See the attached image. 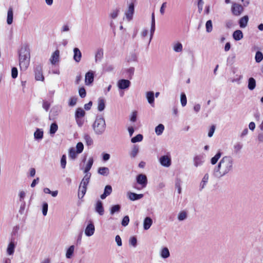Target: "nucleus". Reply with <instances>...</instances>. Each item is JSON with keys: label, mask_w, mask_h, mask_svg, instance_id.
Returning a JSON list of instances; mask_svg holds the SVG:
<instances>
[{"label": "nucleus", "mask_w": 263, "mask_h": 263, "mask_svg": "<svg viewBox=\"0 0 263 263\" xmlns=\"http://www.w3.org/2000/svg\"><path fill=\"white\" fill-rule=\"evenodd\" d=\"M256 87V81L253 78H250L248 80V88L252 90Z\"/></svg>", "instance_id": "nucleus-32"}, {"label": "nucleus", "mask_w": 263, "mask_h": 263, "mask_svg": "<svg viewBox=\"0 0 263 263\" xmlns=\"http://www.w3.org/2000/svg\"><path fill=\"white\" fill-rule=\"evenodd\" d=\"M85 115V111L81 108H78L77 109L75 112V118L78 125L79 127H81L84 121L82 118Z\"/></svg>", "instance_id": "nucleus-4"}, {"label": "nucleus", "mask_w": 263, "mask_h": 263, "mask_svg": "<svg viewBox=\"0 0 263 263\" xmlns=\"http://www.w3.org/2000/svg\"><path fill=\"white\" fill-rule=\"evenodd\" d=\"M34 72L35 79L36 81H43L44 80V77L43 75L42 67L41 65L36 66L34 69Z\"/></svg>", "instance_id": "nucleus-6"}, {"label": "nucleus", "mask_w": 263, "mask_h": 263, "mask_svg": "<svg viewBox=\"0 0 263 263\" xmlns=\"http://www.w3.org/2000/svg\"><path fill=\"white\" fill-rule=\"evenodd\" d=\"M139 152V147L137 145H134L130 152V155L132 158H135Z\"/></svg>", "instance_id": "nucleus-42"}, {"label": "nucleus", "mask_w": 263, "mask_h": 263, "mask_svg": "<svg viewBox=\"0 0 263 263\" xmlns=\"http://www.w3.org/2000/svg\"><path fill=\"white\" fill-rule=\"evenodd\" d=\"M135 6L134 3H131L128 8L127 10L125 12V15L127 20L130 21L132 20L134 13Z\"/></svg>", "instance_id": "nucleus-10"}, {"label": "nucleus", "mask_w": 263, "mask_h": 263, "mask_svg": "<svg viewBox=\"0 0 263 263\" xmlns=\"http://www.w3.org/2000/svg\"><path fill=\"white\" fill-rule=\"evenodd\" d=\"M11 76L12 78L15 79L17 76V69L16 67H13L11 69Z\"/></svg>", "instance_id": "nucleus-62"}, {"label": "nucleus", "mask_w": 263, "mask_h": 263, "mask_svg": "<svg viewBox=\"0 0 263 263\" xmlns=\"http://www.w3.org/2000/svg\"><path fill=\"white\" fill-rule=\"evenodd\" d=\"M58 126L56 123H53L51 124L50 127V134L51 135H54L58 130Z\"/></svg>", "instance_id": "nucleus-43"}, {"label": "nucleus", "mask_w": 263, "mask_h": 263, "mask_svg": "<svg viewBox=\"0 0 263 263\" xmlns=\"http://www.w3.org/2000/svg\"><path fill=\"white\" fill-rule=\"evenodd\" d=\"M34 139L37 140L42 139L43 137V131L42 129L37 128L34 133Z\"/></svg>", "instance_id": "nucleus-29"}, {"label": "nucleus", "mask_w": 263, "mask_h": 263, "mask_svg": "<svg viewBox=\"0 0 263 263\" xmlns=\"http://www.w3.org/2000/svg\"><path fill=\"white\" fill-rule=\"evenodd\" d=\"M180 102L182 106H185L187 103V100L186 95L184 93L182 92L180 96Z\"/></svg>", "instance_id": "nucleus-48"}, {"label": "nucleus", "mask_w": 263, "mask_h": 263, "mask_svg": "<svg viewBox=\"0 0 263 263\" xmlns=\"http://www.w3.org/2000/svg\"><path fill=\"white\" fill-rule=\"evenodd\" d=\"M146 97L148 102L153 106L154 103V93L153 91H148L146 93Z\"/></svg>", "instance_id": "nucleus-25"}, {"label": "nucleus", "mask_w": 263, "mask_h": 263, "mask_svg": "<svg viewBox=\"0 0 263 263\" xmlns=\"http://www.w3.org/2000/svg\"><path fill=\"white\" fill-rule=\"evenodd\" d=\"M30 60V49L26 46L22 47L18 52L19 65L21 70L25 71L28 68Z\"/></svg>", "instance_id": "nucleus-2"}, {"label": "nucleus", "mask_w": 263, "mask_h": 263, "mask_svg": "<svg viewBox=\"0 0 263 263\" xmlns=\"http://www.w3.org/2000/svg\"><path fill=\"white\" fill-rule=\"evenodd\" d=\"M160 164L164 166L168 167L171 165V158L167 155L161 156L159 159Z\"/></svg>", "instance_id": "nucleus-8"}, {"label": "nucleus", "mask_w": 263, "mask_h": 263, "mask_svg": "<svg viewBox=\"0 0 263 263\" xmlns=\"http://www.w3.org/2000/svg\"><path fill=\"white\" fill-rule=\"evenodd\" d=\"M77 153L73 147H71L69 149V156L72 159H74L77 158Z\"/></svg>", "instance_id": "nucleus-44"}, {"label": "nucleus", "mask_w": 263, "mask_h": 263, "mask_svg": "<svg viewBox=\"0 0 263 263\" xmlns=\"http://www.w3.org/2000/svg\"><path fill=\"white\" fill-rule=\"evenodd\" d=\"M82 58V53L78 48H74L73 49V60L77 62H80Z\"/></svg>", "instance_id": "nucleus-13"}, {"label": "nucleus", "mask_w": 263, "mask_h": 263, "mask_svg": "<svg viewBox=\"0 0 263 263\" xmlns=\"http://www.w3.org/2000/svg\"><path fill=\"white\" fill-rule=\"evenodd\" d=\"M119 12V10L118 9L113 10L110 14V16L113 19L116 18L118 15Z\"/></svg>", "instance_id": "nucleus-54"}, {"label": "nucleus", "mask_w": 263, "mask_h": 263, "mask_svg": "<svg viewBox=\"0 0 263 263\" xmlns=\"http://www.w3.org/2000/svg\"><path fill=\"white\" fill-rule=\"evenodd\" d=\"M249 21V17L248 15H245L242 17L239 21V24L240 28H245L248 24Z\"/></svg>", "instance_id": "nucleus-22"}, {"label": "nucleus", "mask_w": 263, "mask_h": 263, "mask_svg": "<svg viewBox=\"0 0 263 263\" xmlns=\"http://www.w3.org/2000/svg\"><path fill=\"white\" fill-rule=\"evenodd\" d=\"M90 176V173L86 174L82 180L81 181L80 186L87 188V186L89 182Z\"/></svg>", "instance_id": "nucleus-19"}, {"label": "nucleus", "mask_w": 263, "mask_h": 263, "mask_svg": "<svg viewBox=\"0 0 263 263\" xmlns=\"http://www.w3.org/2000/svg\"><path fill=\"white\" fill-rule=\"evenodd\" d=\"M137 240L135 237H132L129 239V244L135 247L137 246Z\"/></svg>", "instance_id": "nucleus-59"}, {"label": "nucleus", "mask_w": 263, "mask_h": 263, "mask_svg": "<svg viewBox=\"0 0 263 263\" xmlns=\"http://www.w3.org/2000/svg\"><path fill=\"white\" fill-rule=\"evenodd\" d=\"M13 9L12 7H10L8 10L7 12V23L8 25H11L13 22Z\"/></svg>", "instance_id": "nucleus-24"}, {"label": "nucleus", "mask_w": 263, "mask_h": 263, "mask_svg": "<svg viewBox=\"0 0 263 263\" xmlns=\"http://www.w3.org/2000/svg\"><path fill=\"white\" fill-rule=\"evenodd\" d=\"M87 188L79 186L78 197L79 198H82L86 193Z\"/></svg>", "instance_id": "nucleus-40"}, {"label": "nucleus", "mask_w": 263, "mask_h": 263, "mask_svg": "<svg viewBox=\"0 0 263 263\" xmlns=\"http://www.w3.org/2000/svg\"><path fill=\"white\" fill-rule=\"evenodd\" d=\"M222 155V153L219 151L211 159V163L212 165H215L217 163L218 160L220 159Z\"/></svg>", "instance_id": "nucleus-28"}, {"label": "nucleus", "mask_w": 263, "mask_h": 263, "mask_svg": "<svg viewBox=\"0 0 263 263\" xmlns=\"http://www.w3.org/2000/svg\"><path fill=\"white\" fill-rule=\"evenodd\" d=\"M206 31L207 32H211L212 31L213 26L211 20H209L206 22L205 24Z\"/></svg>", "instance_id": "nucleus-49"}, {"label": "nucleus", "mask_w": 263, "mask_h": 263, "mask_svg": "<svg viewBox=\"0 0 263 263\" xmlns=\"http://www.w3.org/2000/svg\"><path fill=\"white\" fill-rule=\"evenodd\" d=\"M115 241L117 243V245L118 246H121L122 245V240H121V238L120 237V236L119 235H117L115 237Z\"/></svg>", "instance_id": "nucleus-64"}, {"label": "nucleus", "mask_w": 263, "mask_h": 263, "mask_svg": "<svg viewBox=\"0 0 263 263\" xmlns=\"http://www.w3.org/2000/svg\"><path fill=\"white\" fill-rule=\"evenodd\" d=\"M182 45L179 42L175 43L173 45V50L176 52H180L182 51Z\"/></svg>", "instance_id": "nucleus-37"}, {"label": "nucleus", "mask_w": 263, "mask_h": 263, "mask_svg": "<svg viewBox=\"0 0 263 263\" xmlns=\"http://www.w3.org/2000/svg\"><path fill=\"white\" fill-rule=\"evenodd\" d=\"M175 187L177 189L178 193L180 194L181 193V187L180 184V180H177L175 183Z\"/></svg>", "instance_id": "nucleus-58"}, {"label": "nucleus", "mask_w": 263, "mask_h": 263, "mask_svg": "<svg viewBox=\"0 0 263 263\" xmlns=\"http://www.w3.org/2000/svg\"><path fill=\"white\" fill-rule=\"evenodd\" d=\"M103 56V51L102 49H100L98 50L97 52L95 55V61L97 62L98 61H100Z\"/></svg>", "instance_id": "nucleus-36"}, {"label": "nucleus", "mask_w": 263, "mask_h": 263, "mask_svg": "<svg viewBox=\"0 0 263 263\" xmlns=\"http://www.w3.org/2000/svg\"><path fill=\"white\" fill-rule=\"evenodd\" d=\"M92 127L96 134L102 135L106 128V123L104 118L102 116L97 117Z\"/></svg>", "instance_id": "nucleus-3"}, {"label": "nucleus", "mask_w": 263, "mask_h": 263, "mask_svg": "<svg viewBox=\"0 0 263 263\" xmlns=\"http://www.w3.org/2000/svg\"><path fill=\"white\" fill-rule=\"evenodd\" d=\"M15 247V244L13 242L11 241L9 243L7 249V252L8 255H11L14 253Z\"/></svg>", "instance_id": "nucleus-30"}, {"label": "nucleus", "mask_w": 263, "mask_h": 263, "mask_svg": "<svg viewBox=\"0 0 263 263\" xmlns=\"http://www.w3.org/2000/svg\"><path fill=\"white\" fill-rule=\"evenodd\" d=\"M164 129V126L163 124H160L155 128L156 134L159 136L161 135Z\"/></svg>", "instance_id": "nucleus-38"}, {"label": "nucleus", "mask_w": 263, "mask_h": 263, "mask_svg": "<svg viewBox=\"0 0 263 263\" xmlns=\"http://www.w3.org/2000/svg\"><path fill=\"white\" fill-rule=\"evenodd\" d=\"M77 154H80L83 152L84 149L83 144L82 142H78L76 146Z\"/></svg>", "instance_id": "nucleus-51"}, {"label": "nucleus", "mask_w": 263, "mask_h": 263, "mask_svg": "<svg viewBox=\"0 0 263 263\" xmlns=\"http://www.w3.org/2000/svg\"><path fill=\"white\" fill-rule=\"evenodd\" d=\"M203 4H204V2H203V0H198V11H199V13H201V12L202 10Z\"/></svg>", "instance_id": "nucleus-63"}, {"label": "nucleus", "mask_w": 263, "mask_h": 263, "mask_svg": "<svg viewBox=\"0 0 263 263\" xmlns=\"http://www.w3.org/2000/svg\"><path fill=\"white\" fill-rule=\"evenodd\" d=\"M84 139L87 145H91L92 144V139L89 135L85 134L84 135Z\"/></svg>", "instance_id": "nucleus-47"}, {"label": "nucleus", "mask_w": 263, "mask_h": 263, "mask_svg": "<svg viewBox=\"0 0 263 263\" xmlns=\"http://www.w3.org/2000/svg\"><path fill=\"white\" fill-rule=\"evenodd\" d=\"M74 250V246L72 245L70 246L68 249L67 250L66 253V257L67 258L70 259L72 257L73 252Z\"/></svg>", "instance_id": "nucleus-34"}, {"label": "nucleus", "mask_w": 263, "mask_h": 263, "mask_svg": "<svg viewBox=\"0 0 263 263\" xmlns=\"http://www.w3.org/2000/svg\"><path fill=\"white\" fill-rule=\"evenodd\" d=\"M50 104L47 102V101H44L43 102V108L46 111H47L49 108H50Z\"/></svg>", "instance_id": "nucleus-61"}, {"label": "nucleus", "mask_w": 263, "mask_h": 263, "mask_svg": "<svg viewBox=\"0 0 263 263\" xmlns=\"http://www.w3.org/2000/svg\"><path fill=\"white\" fill-rule=\"evenodd\" d=\"M77 102V98L76 97H71L69 99V105L70 106H74Z\"/></svg>", "instance_id": "nucleus-57"}, {"label": "nucleus", "mask_w": 263, "mask_h": 263, "mask_svg": "<svg viewBox=\"0 0 263 263\" xmlns=\"http://www.w3.org/2000/svg\"><path fill=\"white\" fill-rule=\"evenodd\" d=\"M243 11V7L238 4L233 3L232 6V11L234 15H239Z\"/></svg>", "instance_id": "nucleus-7"}, {"label": "nucleus", "mask_w": 263, "mask_h": 263, "mask_svg": "<svg viewBox=\"0 0 263 263\" xmlns=\"http://www.w3.org/2000/svg\"><path fill=\"white\" fill-rule=\"evenodd\" d=\"M48 203L47 202H44L42 205V213L44 216H46L48 211Z\"/></svg>", "instance_id": "nucleus-52"}, {"label": "nucleus", "mask_w": 263, "mask_h": 263, "mask_svg": "<svg viewBox=\"0 0 263 263\" xmlns=\"http://www.w3.org/2000/svg\"><path fill=\"white\" fill-rule=\"evenodd\" d=\"M242 32L240 30L235 31L233 33V37L235 41H239L243 38Z\"/></svg>", "instance_id": "nucleus-26"}, {"label": "nucleus", "mask_w": 263, "mask_h": 263, "mask_svg": "<svg viewBox=\"0 0 263 263\" xmlns=\"http://www.w3.org/2000/svg\"><path fill=\"white\" fill-rule=\"evenodd\" d=\"M193 161L194 165L196 167H198L203 164L204 162L203 157L201 155L196 156L194 158Z\"/></svg>", "instance_id": "nucleus-18"}, {"label": "nucleus", "mask_w": 263, "mask_h": 263, "mask_svg": "<svg viewBox=\"0 0 263 263\" xmlns=\"http://www.w3.org/2000/svg\"><path fill=\"white\" fill-rule=\"evenodd\" d=\"M143 139V136L141 134H138L135 137H133L131 139V142L132 143H136L138 142H140Z\"/></svg>", "instance_id": "nucleus-46"}, {"label": "nucleus", "mask_w": 263, "mask_h": 263, "mask_svg": "<svg viewBox=\"0 0 263 263\" xmlns=\"http://www.w3.org/2000/svg\"><path fill=\"white\" fill-rule=\"evenodd\" d=\"M95 73L93 71L90 70L85 74V83L86 85H91L94 80Z\"/></svg>", "instance_id": "nucleus-9"}, {"label": "nucleus", "mask_w": 263, "mask_h": 263, "mask_svg": "<svg viewBox=\"0 0 263 263\" xmlns=\"http://www.w3.org/2000/svg\"><path fill=\"white\" fill-rule=\"evenodd\" d=\"M70 30V26L67 24H65L61 28L60 31L61 33L64 32H68Z\"/></svg>", "instance_id": "nucleus-50"}, {"label": "nucleus", "mask_w": 263, "mask_h": 263, "mask_svg": "<svg viewBox=\"0 0 263 263\" xmlns=\"http://www.w3.org/2000/svg\"><path fill=\"white\" fill-rule=\"evenodd\" d=\"M234 159L230 156H225L219 161L218 165L213 170V175L218 178H220L233 170Z\"/></svg>", "instance_id": "nucleus-1"}, {"label": "nucleus", "mask_w": 263, "mask_h": 263, "mask_svg": "<svg viewBox=\"0 0 263 263\" xmlns=\"http://www.w3.org/2000/svg\"><path fill=\"white\" fill-rule=\"evenodd\" d=\"M187 213L184 211H181L178 215V219L179 221H183L187 218Z\"/></svg>", "instance_id": "nucleus-39"}, {"label": "nucleus", "mask_w": 263, "mask_h": 263, "mask_svg": "<svg viewBox=\"0 0 263 263\" xmlns=\"http://www.w3.org/2000/svg\"><path fill=\"white\" fill-rule=\"evenodd\" d=\"M96 212H97L100 215H103L104 213V209L103 206L102 202L98 200L95 206Z\"/></svg>", "instance_id": "nucleus-15"}, {"label": "nucleus", "mask_w": 263, "mask_h": 263, "mask_svg": "<svg viewBox=\"0 0 263 263\" xmlns=\"http://www.w3.org/2000/svg\"><path fill=\"white\" fill-rule=\"evenodd\" d=\"M66 165V157L63 155L61 159V166L62 168H65Z\"/></svg>", "instance_id": "nucleus-53"}, {"label": "nucleus", "mask_w": 263, "mask_h": 263, "mask_svg": "<svg viewBox=\"0 0 263 263\" xmlns=\"http://www.w3.org/2000/svg\"><path fill=\"white\" fill-rule=\"evenodd\" d=\"M136 181L138 184L141 186L142 188L146 187L147 184V179L145 175L143 174H139L136 177Z\"/></svg>", "instance_id": "nucleus-5"}, {"label": "nucleus", "mask_w": 263, "mask_h": 263, "mask_svg": "<svg viewBox=\"0 0 263 263\" xmlns=\"http://www.w3.org/2000/svg\"><path fill=\"white\" fill-rule=\"evenodd\" d=\"M127 195L129 199L132 201L140 199L143 197V195L142 194H137L132 192H128Z\"/></svg>", "instance_id": "nucleus-20"}, {"label": "nucleus", "mask_w": 263, "mask_h": 263, "mask_svg": "<svg viewBox=\"0 0 263 263\" xmlns=\"http://www.w3.org/2000/svg\"><path fill=\"white\" fill-rule=\"evenodd\" d=\"M93 163V159L92 157H90L88 159V161L87 162V163L86 164V166L84 170V173L87 174L88 173V172L90 170L91 167H92V165Z\"/></svg>", "instance_id": "nucleus-35"}, {"label": "nucleus", "mask_w": 263, "mask_h": 263, "mask_svg": "<svg viewBox=\"0 0 263 263\" xmlns=\"http://www.w3.org/2000/svg\"><path fill=\"white\" fill-rule=\"evenodd\" d=\"M98 173L101 175L107 176L109 173V170L108 167H101L98 169Z\"/></svg>", "instance_id": "nucleus-31"}, {"label": "nucleus", "mask_w": 263, "mask_h": 263, "mask_svg": "<svg viewBox=\"0 0 263 263\" xmlns=\"http://www.w3.org/2000/svg\"><path fill=\"white\" fill-rule=\"evenodd\" d=\"M255 59L257 63L260 62L263 59V54L260 51H257L255 54Z\"/></svg>", "instance_id": "nucleus-45"}, {"label": "nucleus", "mask_w": 263, "mask_h": 263, "mask_svg": "<svg viewBox=\"0 0 263 263\" xmlns=\"http://www.w3.org/2000/svg\"><path fill=\"white\" fill-rule=\"evenodd\" d=\"M155 30V14L154 13H152V21H151V34H150V39L149 42H151L152 39L153 34L154 33Z\"/></svg>", "instance_id": "nucleus-17"}, {"label": "nucleus", "mask_w": 263, "mask_h": 263, "mask_svg": "<svg viewBox=\"0 0 263 263\" xmlns=\"http://www.w3.org/2000/svg\"><path fill=\"white\" fill-rule=\"evenodd\" d=\"M130 82L128 80L121 79L118 82V86L121 89H124L129 87Z\"/></svg>", "instance_id": "nucleus-12"}, {"label": "nucleus", "mask_w": 263, "mask_h": 263, "mask_svg": "<svg viewBox=\"0 0 263 263\" xmlns=\"http://www.w3.org/2000/svg\"><path fill=\"white\" fill-rule=\"evenodd\" d=\"M112 192V187L110 185L105 186L104 193L100 196L102 199H104L106 197L109 196Z\"/></svg>", "instance_id": "nucleus-16"}, {"label": "nucleus", "mask_w": 263, "mask_h": 263, "mask_svg": "<svg viewBox=\"0 0 263 263\" xmlns=\"http://www.w3.org/2000/svg\"><path fill=\"white\" fill-rule=\"evenodd\" d=\"M129 221V217L128 216H125L123 217L121 224L123 226L125 227L128 225Z\"/></svg>", "instance_id": "nucleus-56"}, {"label": "nucleus", "mask_w": 263, "mask_h": 263, "mask_svg": "<svg viewBox=\"0 0 263 263\" xmlns=\"http://www.w3.org/2000/svg\"><path fill=\"white\" fill-rule=\"evenodd\" d=\"M153 223L152 219L149 217H146L143 221V228L145 230H147L150 228Z\"/></svg>", "instance_id": "nucleus-21"}, {"label": "nucleus", "mask_w": 263, "mask_h": 263, "mask_svg": "<svg viewBox=\"0 0 263 263\" xmlns=\"http://www.w3.org/2000/svg\"><path fill=\"white\" fill-rule=\"evenodd\" d=\"M242 147V145L240 143H237L234 146V148L235 152L237 153L239 152Z\"/></svg>", "instance_id": "nucleus-60"}, {"label": "nucleus", "mask_w": 263, "mask_h": 263, "mask_svg": "<svg viewBox=\"0 0 263 263\" xmlns=\"http://www.w3.org/2000/svg\"><path fill=\"white\" fill-rule=\"evenodd\" d=\"M208 180H209V175H208V174H205L204 175V176L200 182V186H199L200 191L202 190L204 188Z\"/></svg>", "instance_id": "nucleus-27"}, {"label": "nucleus", "mask_w": 263, "mask_h": 263, "mask_svg": "<svg viewBox=\"0 0 263 263\" xmlns=\"http://www.w3.org/2000/svg\"><path fill=\"white\" fill-rule=\"evenodd\" d=\"M121 206L119 204L113 205L110 208V213L111 215H114L115 213L119 212L120 211Z\"/></svg>", "instance_id": "nucleus-41"}, {"label": "nucleus", "mask_w": 263, "mask_h": 263, "mask_svg": "<svg viewBox=\"0 0 263 263\" xmlns=\"http://www.w3.org/2000/svg\"><path fill=\"white\" fill-rule=\"evenodd\" d=\"M60 51L58 50H55L52 54L50 61L52 65H54L59 61Z\"/></svg>", "instance_id": "nucleus-14"}, {"label": "nucleus", "mask_w": 263, "mask_h": 263, "mask_svg": "<svg viewBox=\"0 0 263 263\" xmlns=\"http://www.w3.org/2000/svg\"><path fill=\"white\" fill-rule=\"evenodd\" d=\"M98 104V110L100 111H103L105 107V100L102 98H99Z\"/></svg>", "instance_id": "nucleus-33"}, {"label": "nucleus", "mask_w": 263, "mask_h": 263, "mask_svg": "<svg viewBox=\"0 0 263 263\" xmlns=\"http://www.w3.org/2000/svg\"><path fill=\"white\" fill-rule=\"evenodd\" d=\"M95 231V227L94 224L92 222H90L89 224L87 226L85 230V234L88 236L90 237L93 235Z\"/></svg>", "instance_id": "nucleus-11"}, {"label": "nucleus", "mask_w": 263, "mask_h": 263, "mask_svg": "<svg viewBox=\"0 0 263 263\" xmlns=\"http://www.w3.org/2000/svg\"><path fill=\"white\" fill-rule=\"evenodd\" d=\"M161 257L163 259L167 258L170 256V253L167 247L163 248L160 253Z\"/></svg>", "instance_id": "nucleus-23"}, {"label": "nucleus", "mask_w": 263, "mask_h": 263, "mask_svg": "<svg viewBox=\"0 0 263 263\" xmlns=\"http://www.w3.org/2000/svg\"><path fill=\"white\" fill-rule=\"evenodd\" d=\"M79 93L80 96L82 98H84L86 97V92L85 88L84 87H81L79 90Z\"/></svg>", "instance_id": "nucleus-55"}]
</instances>
